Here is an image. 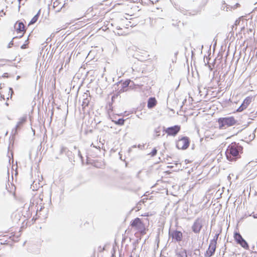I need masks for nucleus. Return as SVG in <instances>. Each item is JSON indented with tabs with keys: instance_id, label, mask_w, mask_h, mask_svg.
Here are the masks:
<instances>
[{
	"instance_id": "obj_23",
	"label": "nucleus",
	"mask_w": 257,
	"mask_h": 257,
	"mask_svg": "<svg viewBox=\"0 0 257 257\" xmlns=\"http://www.w3.org/2000/svg\"><path fill=\"white\" fill-rule=\"evenodd\" d=\"M157 153V149H156V148H154V149L152 150V152L150 153V154L151 155V156H152V157H154V156H155L156 155Z\"/></svg>"
},
{
	"instance_id": "obj_22",
	"label": "nucleus",
	"mask_w": 257,
	"mask_h": 257,
	"mask_svg": "<svg viewBox=\"0 0 257 257\" xmlns=\"http://www.w3.org/2000/svg\"><path fill=\"white\" fill-rule=\"evenodd\" d=\"M117 30L118 31H120L121 30V29L120 28V27H117ZM117 34L118 35H125V33H124V32H122L121 31H118L117 32Z\"/></svg>"
},
{
	"instance_id": "obj_8",
	"label": "nucleus",
	"mask_w": 257,
	"mask_h": 257,
	"mask_svg": "<svg viewBox=\"0 0 257 257\" xmlns=\"http://www.w3.org/2000/svg\"><path fill=\"white\" fill-rule=\"evenodd\" d=\"M27 119V116L26 115L23 116L22 117H21L19 119V121L17 122V125H16L15 127L12 130V133L15 135L17 134V132L18 130H19L23 125L26 122Z\"/></svg>"
},
{
	"instance_id": "obj_21",
	"label": "nucleus",
	"mask_w": 257,
	"mask_h": 257,
	"mask_svg": "<svg viewBox=\"0 0 257 257\" xmlns=\"http://www.w3.org/2000/svg\"><path fill=\"white\" fill-rule=\"evenodd\" d=\"M66 155L70 159H71L72 158V152L71 151H70L69 150L66 153Z\"/></svg>"
},
{
	"instance_id": "obj_39",
	"label": "nucleus",
	"mask_w": 257,
	"mask_h": 257,
	"mask_svg": "<svg viewBox=\"0 0 257 257\" xmlns=\"http://www.w3.org/2000/svg\"><path fill=\"white\" fill-rule=\"evenodd\" d=\"M254 9H255V10H257V8H255Z\"/></svg>"
},
{
	"instance_id": "obj_5",
	"label": "nucleus",
	"mask_w": 257,
	"mask_h": 257,
	"mask_svg": "<svg viewBox=\"0 0 257 257\" xmlns=\"http://www.w3.org/2000/svg\"><path fill=\"white\" fill-rule=\"evenodd\" d=\"M189 144L190 141L189 138L185 137L178 141L176 146L179 149L185 150L188 148Z\"/></svg>"
},
{
	"instance_id": "obj_15",
	"label": "nucleus",
	"mask_w": 257,
	"mask_h": 257,
	"mask_svg": "<svg viewBox=\"0 0 257 257\" xmlns=\"http://www.w3.org/2000/svg\"><path fill=\"white\" fill-rule=\"evenodd\" d=\"M40 12H41V10H40L38 11V12L37 13V14L32 18L31 21L30 22V23L28 25L29 26L35 24L38 21V18L40 15Z\"/></svg>"
},
{
	"instance_id": "obj_12",
	"label": "nucleus",
	"mask_w": 257,
	"mask_h": 257,
	"mask_svg": "<svg viewBox=\"0 0 257 257\" xmlns=\"http://www.w3.org/2000/svg\"><path fill=\"white\" fill-rule=\"evenodd\" d=\"M157 104V101L155 97H150L148 101V107L152 108L154 107Z\"/></svg>"
},
{
	"instance_id": "obj_3",
	"label": "nucleus",
	"mask_w": 257,
	"mask_h": 257,
	"mask_svg": "<svg viewBox=\"0 0 257 257\" xmlns=\"http://www.w3.org/2000/svg\"><path fill=\"white\" fill-rule=\"evenodd\" d=\"M218 121L220 128H225L227 127L232 126L236 122L233 117L220 118Z\"/></svg>"
},
{
	"instance_id": "obj_31",
	"label": "nucleus",
	"mask_w": 257,
	"mask_h": 257,
	"mask_svg": "<svg viewBox=\"0 0 257 257\" xmlns=\"http://www.w3.org/2000/svg\"><path fill=\"white\" fill-rule=\"evenodd\" d=\"M254 218H257V214L252 215Z\"/></svg>"
},
{
	"instance_id": "obj_30",
	"label": "nucleus",
	"mask_w": 257,
	"mask_h": 257,
	"mask_svg": "<svg viewBox=\"0 0 257 257\" xmlns=\"http://www.w3.org/2000/svg\"><path fill=\"white\" fill-rule=\"evenodd\" d=\"M10 91H11V95H12L13 93V89L12 88H10Z\"/></svg>"
},
{
	"instance_id": "obj_6",
	"label": "nucleus",
	"mask_w": 257,
	"mask_h": 257,
	"mask_svg": "<svg viewBox=\"0 0 257 257\" xmlns=\"http://www.w3.org/2000/svg\"><path fill=\"white\" fill-rule=\"evenodd\" d=\"M234 237L237 243L240 244L242 247H243L245 249L248 248V243L242 238V236L239 232H235L234 234Z\"/></svg>"
},
{
	"instance_id": "obj_7",
	"label": "nucleus",
	"mask_w": 257,
	"mask_h": 257,
	"mask_svg": "<svg viewBox=\"0 0 257 257\" xmlns=\"http://www.w3.org/2000/svg\"><path fill=\"white\" fill-rule=\"evenodd\" d=\"M164 131L169 136H176L180 130V126L178 125L173 126L165 128L163 127Z\"/></svg>"
},
{
	"instance_id": "obj_20",
	"label": "nucleus",
	"mask_w": 257,
	"mask_h": 257,
	"mask_svg": "<svg viewBox=\"0 0 257 257\" xmlns=\"http://www.w3.org/2000/svg\"><path fill=\"white\" fill-rule=\"evenodd\" d=\"M68 151V149L64 147H62L60 150V154H65L66 155V153Z\"/></svg>"
},
{
	"instance_id": "obj_19",
	"label": "nucleus",
	"mask_w": 257,
	"mask_h": 257,
	"mask_svg": "<svg viewBox=\"0 0 257 257\" xmlns=\"http://www.w3.org/2000/svg\"><path fill=\"white\" fill-rule=\"evenodd\" d=\"M124 122V119L123 118H119L117 121H115V123L118 125H123Z\"/></svg>"
},
{
	"instance_id": "obj_25",
	"label": "nucleus",
	"mask_w": 257,
	"mask_h": 257,
	"mask_svg": "<svg viewBox=\"0 0 257 257\" xmlns=\"http://www.w3.org/2000/svg\"><path fill=\"white\" fill-rule=\"evenodd\" d=\"M2 77L4 78H8L9 77L8 73H4V74L2 75Z\"/></svg>"
},
{
	"instance_id": "obj_11",
	"label": "nucleus",
	"mask_w": 257,
	"mask_h": 257,
	"mask_svg": "<svg viewBox=\"0 0 257 257\" xmlns=\"http://www.w3.org/2000/svg\"><path fill=\"white\" fill-rule=\"evenodd\" d=\"M251 101V98L249 97H246L243 101L241 105L238 108L237 111L241 112L245 109Z\"/></svg>"
},
{
	"instance_id": "obj_27",
	"label": "nucleus",
	"mask_w": 257,
	"mask_h": 257,
	"mask_svg": "<svg viewBox=\"0 0 257 257\" xmlns=\"http://www.w3.org/2000/svg\"><path fill=\"white\" fill-rule=\"evenodd\" d=\"M27 44H23V45L21 47V49H24L27 48Z\"/></svg>"
},
{
	"instance_id": "obj_1",
	"label": "nucleus",
	"mask_w": 257,
	"mask_h": 257,
	"mask_svg": "<svg viewBox=\"0 0 257 257\" xmlns=\"http://www.w3.org/2000/svg\"><path fill=\"white\" fill-rule=\"evenodd\" d=\"M243 148L239 144L235 142L230 144L226 151L225 154L227 159L229 161H235L240 158L242 153Z\"/></svg>"
},
{
	"instance_id": "obj_28",
	"label": "nucleus",
	"mask_w": 257,
	"mask_h": 257,
	"mask_svg": "<svg viewBox=\"0 0 257 257\" xmlns=\"http://www.w3.org/2000/svg\"><path fill=\"white\" fill-rule=\"evenodd\" d=\"M129 84V82L127 81H125L124 83H123V86L125 87H127Z\"/></svg>"
},
{
	"instance_id": "obj_34",
	"label": "nucleus",
	"mask_w": 257,
	"mask_h": 257,
	"mask_svg": "<svg viewBox=\"0 0 257 257\" xmlns=\"http://www.w3.org/2000/svg\"><path fill=\"white\" fill-rule=\"evenodd\" d=\"M238 23V21H237V20H236V21H235V24L236 25V24H237V23Z\"/></svg>"
},
{
	"instance_id": "obj_24",
	"label": "nucleus",
	"mask_w": 257,
	"mask_h": 257,
	"mask_svg": "<svg viewBox=\"0 0 257 257\" xmlns=\"http://www.w3.org/2000/svg\"><path fill=\"white\" fill-rule=\"evenodd\" d=\"M18 38V37H15L13 38V40L9 43V44L8 45V48L12 47V46L14 45L13 40L16 39V38Z\"/></svg>"
},
{
	"instance_id": "obj_13",
	"label": "nucleus",
	"mask_w": 257,
	"mask_h": 257,
	"mask_svg": "<svg viewBox=\"0 0 257 257\" xmlns=\"http://www.w3.org/2000/svg\"><path fill=\"white\" fill-rule=\"evenodd\" d=\"M83 100L82 103V108L84 109L86 106H88L90 99L87 97V94H85L83 95Z\"/></svg>"
},
{
	"instance_id": "obj_16",
	"label": "nucleus",
	"mask_w": 257,
	"mask_h": 257,
	"mask_svg": "<svg viewBox=\"0 0 257 257\" xmlns=\"http://www.w3.org/2000/svg\"><path fill=\"white\" fill-rule=\"evenodd\" d=\"M178 257H187L186 250L185 249L182 250L177 253Z\"/></svg>"
},
{
	"instance_id": "obj_10",
	"label": "nucleus",
	"mask_w": 257,
	"mask_h": 257,
	"mask_svg": "<svg viewBox=\"0 0 257 257\" xmlns=\"http://www.w3.org/2000/svg\"><path fill=\"white\" fill-rule=\"evenodd\" d=\"M216 244L210 242L208 249L204 254L205 257H211L212 256L216 250Z\"/></svg>"
},
{
	"instance_id": "obj_35",
	"label": "nucleus",
	"mask_w": 257,
	"mask_h": 257,
	"mask_svg": "<svg viewBox=\"0 0 257 257\" xmlns=\"http://www.w3.org/2000/svg\"><path fill=\"white\" fill-rule=\"evenodd\" d=\"M6 105H7V106H8V105H9V103H8V102H6Z\"/></svg>"
},
{
	"instance_id": "obj_37",
	"label": "nucleus",
	"mask_w": 257,
	"mask_h": 257,
	"mask_svg": "<svg viewBox=\"0 0 257 257\" xmlns=\"http://www.w3.org/2000/svg\"><path fill=\"white\" fill-rule=\"evenodd\" d=\"M209 68H210V70H211V69H212V68H211V66H209Z\"/></svg>"
},
{
	"instance_id": "obj_36",
	"label": "nucleus",
	"mask_w": 257,
	"mask_h": 257,
	"mask_svg": "<svg viewBox=\"0 0 257 257\" xmlns=\"http://www.w3.org/2000/svg\"><path fill=\"white\" fill-rule=\"evenodd\" d=\"M239 5L238 4H236V7H237Z\"/></svg>"
},
{
	"instance_id": "obj_14",
	"label": "nucleus",
	"mask_w": 257,
	"mask_h": 257,
	"mask_svg": "<svg viewBox=\"0 0 257 257\" xmlns=\"http://www.w3.org/2000/svg\"><path fill=\"white\" fill-rule=\"evenodd\" d=\"M18 24V27L16 28V31L18 33H21L25 31V26L23 22H19L16 24V26Z\"/></svg>"
},
{
	"instance_id": "obj_18",
	"label": "nucleus",
	"mask_w": 257,
	"mask_h": 257,
	"mask_svg": "<svg viewBox=\"0 0 257 257\" xmlns=\"http://www.w3.org/2000/svg\"><path fill=\"white\" fill-rule=\"evenodd\" d=\"M218 236H219V234H216L214 236L213 239L211 240L210 242L214 243L215 244H216Z\"/></svg>"
},
{
	"instance_id": "obj_29",
	"label": "nucleus",
	"mask_w": 257,
	"mask_h": 257,
	"mask_svg": "<svg viewBox=\"0 0 257 257\" xmlns=\"http://www.w3.org/2000/svg\"><path fill=\"white\" fill-rule=\"evenodd\" d=\"M3 15H5V13L4 12V11L2 10L1 12H0V15L1 16H3Z\"/></svg>"
},
{
	"instance_id": "obj_4",
	"label": "nucleus",
	"mask_w": 257,
	"mask_h": 257,
	"mask_svg": "<svg viewBox=\"0 0 257 257\" xmlns=\"http://www.w3.org/2000/svg\"><path fill=\"white\" fill-rule=\"evenodd\" d=\"M204 222V220L203 218H200V217H198L197 218H196L192 227H191V229H192V231L195 233H199L203 226V223Z\"/></svg>"
},
{
	"instance_id": "obj_9",
	"label": "nucleus",
	"mask_w": 257,
	"mask_h": 257,
	"mask_svg": "<svg viewBox=\"0 0 257 257\" xmlns=\"http://www.w3.org/2000/svg\"><path fill=\"white\" fill-rule=\"evenodd\" d=\"M169 234L170 237H172L173 239H174L177 242L181 241L183 238L182 233L176 230H170Z\"/></svg>"
},
{
	"instance_id": "obj_32",
	"label": "nucleus",
	"mask_w": 257,
	"mask_h": 257,
	"mask_svg": "<svg viewBox=\"0 0 257 257\" xmlns=\"http://www.w3.org/2000/svg\"><path fill=\"white\" fill-rule=\"evenodd\" d=\"M42 209H43L42 206H41V207H40L39 210L38 209H37V212L38 211H41L42 210Z\"/></svg>"
},
{
	"instance_id": "obj_33",
	"label": "nucleus",
	"mask_w": 257,
	"mask_h": 257,
	"mask_svg": "<svg viewBox=\"0 0 257 257\" xmlns=\"http://www.w3.org/2000/svg\"><path fill=\"white\" fill-rule=\"evenodd\" d=\"M20 76H17V80H18L19 78H20Z\"/></svg>"
},
{
	"instance_id": "obj_26",
	"label": "nucleus",
	"mask_w": 257,
	"mask_h": 257,
	"mask_svg": "<svg viewBox=\"0 0 257 257\" xmlns=\"http://www.w3.org/2000/svg\"><path fill=\"white\" fill-rule=\"evenodd\" d=\"M78 156L80 157V158L82 160L83 157H82V155L81 154L80 151L79 150H78Z\"/></svg>"
},
{
	"instance_id": "obj_2",
	"label": "nucleus",
	"mask_w": 257,
	"mask_h": 257,
	"mask_svg": "<svg viewBox=\"0 0 257 257\" xmlns=\"http://www.w3.org/2000/svg\"><path fill=\"white\" fill-rule=\"evenodd\" d=\"M131 225L133 228L140 232L142 234H146V229L145 225L140 218L137 217L132 220Z\"/></svg>"
},
{
	"instance_id": "obj_38",
	"label": "nucleus",
	"mask_w": 257,
	"mask_h": 257,
	"mask_svg": "<svg viewBox=\"0 0 257 257\" xmlns=\"http://www.w3.org/2000/svg\"><path fill=\"white\" fill-rule=\"evenodd\" d=\"M22 36H23V35H21V36L20 37V38L22 37Z\"/></svg>"
},
{
	"instance_id": "obj_17",
	"label": "nucleus",
	"mask_w": 257,
	"mask_h": 257,
	"mask_svg": "<svg viewBox=\"0 0 257 257\" xmlns=\"http://www.w3.org/2000/svg\"><path fill=\"white\" fill-rule=\"evenodd\" d=\"M160 132H161V127H160V126L158 127L157 128H156L154 132L156 134V136L155 137V138L158 137L159 136H160Z\"/></svg>"
}]
</instances>
